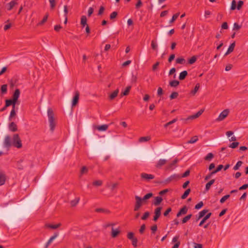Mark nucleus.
<instances>
[{
	"label": "nucleus",
	"instance_id": "41",
	"mask_svg": "<svg viewBox=\"0 0 248 248\" xmlns=\"http://www.w3.org/2000/svg\"><path fill=\"white\" fill-rule=\"evenodd\" d=\"M197 60V57L196 56H192L191 58H190L188 61V62L189 64H193L194 62H195Z\"/></svg>",
	"mask_w": 248,
	"mask_h": 248
},
{
	"label": "nucleus",
	"instance_id": "57",
	"mask_svg": "<svg viewBox=\"0 0 248 248\" xmlns=\"http://www.w3.org/2000/svg\"><path fill=\"white\" fill-rule=\"evenodd\" d=\"M7 85L6 84H4L1 86V92L2 93H5L7 92Z\"/></svg>",
	"mask_w": 248,
	"mask_h": 248
},
{
	"label": "nucleus",
	"instance_id": "23",
	"mask_svg": "<svg viewBox=\"0 0 248 248\" xmlns=\"http://www.w3.org/2000/svg\"><path fill=\"white\" fill-rule=\"evenodd\" d=\"M215 179H212L206 184L205 188V191H207L209 190L211 186L215 183Z\"/></svg>",
	"mask_w": 248,
	"mask_h": 248
},
{
	"label": "nucleus",
	"instance_id": "63",
	"mask_svg": "<svg viewBox=\"0 0 248 248\" xmlns=\"http://www.w3.org/2000/svg\"><path fill=\"white\" fill-rule=\"evenodd\" d=\"M142 5V3L141 0H138L137 3L136 4L135 7L136 9H139Z\"/></svg>",
	"mask_w": 248,
	"mask_h": 248
},
{
	"label": "nucleus",
	"instance_id": "11",
	"mask_svg": "<svg viewBox=\"0 0 248 248\" xmlns=\"http://www.w3.org/2000/svg\"><path fill=\"white\" fill-rule=\"evenodd\" d=\"M212 215V213H208L207 215H206L205 216H204L203 217V218L202 219V220L201 221V222H200L199 224V226H202L205 222V221L208 219H209L210 217Z\"/></svg>",
	"mask_w": 248,
	"mask_h": 248
},
{
	"label": "nucleus",
	"instance_id": "52",
	"mask_svg": "<svg viewBox=\"0 0 248 248\" xmlns=\"http://www.w3.org/2000/svg\"><path fill=\"white\" fill-rule=\"evenodd\" d=\"M215 174H216V173L213 170L205 176L204 180L206 181L209 180L211 178L212 176Z\"/></svg>",
	"mask_w": 248,
	"mask_h": 248
},
{
	"label": "nucleus",
	"instance_id": "64",
	"mask_svg": "<svg viewBox=\"0 0 248 248\" xmlns=\"http://www.w3.org/2000/svg\"><path fill=\"white\" fill-rule=\"evenodd\" d=\"M145 228H146V226H145V225L144 224H142V225L141 226V227H140V230H139L140 233V234H142V233L144 232V230H145Z\"/></svg>",
	"mask_w": 248,
	"mask_h": 248
},
{
	"label": "nucleus",
	"instance_id": "47",
	"mask_svg": "<svg viewBox=\"0 0 248 248\" xmlns=\"http://www.w3.org/2000/svg\"><path fill=\"white\" fill-rule=\"evenodd\" d=\"M102 181L101 180L94 181L93 183V185L94 186H101L102 185Z\"/></svg>",
	"mask_w": 248,
	"mask_h": 248
},
{
	"label": "nucleus",
	"instance_id": "16",
	"mask_svg": "<svg viewBox=\"0 0 248 248\" xmlns=\"http://www.w3.org/2000/svg\"><path fill=\"white\" fill-rule=\"evenodd\" d=\"M153 196V194L152 192H149L144 196L143 198H141L142 202L144 203L146 202V201L152 198Z\"/></svg>",
	"mask_w": 248,
	"mask_h": 248
},
{
	"label": "nucleus",
	"instance_id": "7",
	"mask_svg": "<svg viewBox=\"0 0 248 248\" xmlns=\"http://www.w3.org/2000/svg\"><path fill=\"white\" fill-rule=\"evenodd\" d=\"M181 178V177H180V175L179 174H174L171 176H170L169 177H168V178H167L165 181V182L166 183H170L171 181H173V180H175V181H177L179 179H180V178Z\"/></svg>",
	"mask_w": 248,
	"mask_h": 248
},
{
	"label": "nucleus",
	"instance_id": "22",
	"mask_svg": "<svg viewBox=\"0 0 248 248\" xmlns=\"http://www.w3.org/2000/svg\"><path fill=\"white\" fill-rule=\"evenodd\" d=\"M131 87L130 86H127L124 92L121 93V96L127 95L131 90Z\"/></svg>",
	"mask_w": 248,
	"mask_h": 248
},
{
	"label": "nucleus",
	"instance_id": "29",
	"mask_svg": "<svg viewBox=\"0 0 248 248\" xmlns=\"http://www.w3.org/2000/svg\"><path fill=\"white\" fill-rule=\"evenodd\" d=\"M214 155L212 153H208L205 157L204 159L206 161H210L214 157Z\"/></svg>",
	"mask_w": 248,
	"mask_h": 248
},
{
	"label": "nucleus",
	"instance_id": "21",
	"mask_svg": "<svg viewBox=\"0 0 248 248\" xmlns=\"http://www.w3.org/2000/svg\"><path fill=\"white\" fill-rule=\"evenodd\" d=\"M178 162V160L177 159H175L171 163H170L167 167V169L169 170H171L173 169V166L177 163Z\"/></svg>",
	"mask_w": 248,
	"mask_h": 248
},
{
	"label": "nucleus",
	"instance_id": "2",
	"mask_svg": "<svg viewBox=\"0 0 248 248\" xmlns=\"http://www.w3.org/2000/svg\"><path fill=\"white\" fill-rule=\"evenodd\" d=\"M12 143L17 148H21L22 147L21 141L18 135L14 134L12 139Z\"/></svg>",
	"mask_w": 248,
	"mask_h": 248
},
{
	"label": "nucleus",
	"instance_id": "38",
	"mask_svg": "<svg viewBox=\"0 0 248 248\" xmlns=\"http://www.w3.org/2000/svg\"><path fill=\"white\" fill-rule=\"evenodd\" d=\"M185 62H186L185 60L183 58H182V57L178 58L176 60V62L177 63L183 64L185 63Z\"/></svg>",
	"mask_w": 248,
	"mask_h": 248
},
{
	"label": "nucleus",
	"instance_id": "12",
	"mask_svg": "<svg viewBox=\"0 0 248 248\" xmlns=\"http://www.w3.org/2000/svg\"><path fill=\"white\" fill-rule=\"evenodd\" d=\"M235 46V42H233L232 43L230 46H229V48H228V50L226 53L225 54V56H227L230 54L231 52H232Z\"/></svg>",
	"mask_w": 248,
	"mask_h": 248
},
{
	"label": "nucleus",
	"instance_id": "61",
	"mask_svg": "<svg viewBox=\"0 0 248 248\" xmlns=\"http://www.w3.org/2000/svg\"><path fill=\"white\" fill-rule=\"evenodd\" d=\"M127 237L128 239L132 240L135 237H134V233L132 232H129L127 233Z\"/></svg>",
	"mask_w": 248,
	"mask_h": 248
},
{
	"label": "nucleus",
	"instance_id": "19",
	"mask_svg": "<svg viewBox=\"0 0 248 248\" xmlns=\"http://www.w3.org/2000/svg\"><path fill=\"white\" fill-rule=\"evenodd\" d=\"M87 17L85 16H82L81 17V20H80V24L82 28L84 27L85 26H86L87 24Z\"/></svg>",
	"mask_w": 248,
	"mask_h": 248
},
{
	"label": "nucleus",
	"instance_id": "28",
	"mask_svg": "<svg viewBox=\"0 0 248 248\" xmlns=\"http://www.w3.org/2000/svg\"><path fill=\"white\" fill-rule=\"evenodd\" d=\"M19 95H20V91L18 89H16L15 91V92L13 94V99H14L15 101L17 100V99L19 96Z\"/></svg>",
	"mask_w": 248,
	"mask_h": 248
},
{
	"label": "nucleus",
	"instance_id": "35",
	"mask_svg": "<svg viewBox=\"0 0 248 248\" xmlns=\"http://www.w3.org/2000/svg\"><path fill=\"white\" fill-rule=\"evenodd\" d=\"M192 216V214H189L186 216L182 219V223L183 224L186 223L188 220H189L191 218Z\"/></svg>",
	"mask_w": 248,
	"mask_h": 248
},
{
	"label": "nucleus",
	"instance_id": "24",
	"mask_svg": "<svg viewBox=\"0 0 248 248\" xmlns=\"http://www.w3.org/2000/svg\"><path fill=\"white\" fill-rule=\"evenodd\" d=\"M119 93V89L115 90L112 93H111L109 96L110 100L114 99L118 95Z\"/></svg>",
	"mask_w": 248,
	"mask_h": 248
},
{
	"label": "nucleus",
	"instance_id": "40",
	"mask_svg": "<svg viewBox=\"0 0 248 248\" xmlns=\"http://www.w3.org/2000/svg\"><path fill=\"white\" fill-rule=\"evenodd\" d=\"M95 212L97 213H108L109 211L104 208H96L95 210Z\"/></svg>",
	"mask_w": 248,
	"mask_h": 248
},
{
	"label": "nucleus",
	"instance_id": "26",
	"mask_svg": "<svg viewBox=\"0 0 248 248\" xmlns=\"http://www.w3.org/2000/svg\"><path fill=\"white\" fill-rule=\"evenodd\" d=\"M180 84V82L176 80H171L169 82V85L171 87H176Z\"/></svg>",
	"mask_w": 248,
	"mask_h": 248
},
{
	"label": "nucleus",
	"instance_id": "30",
	"mask_svg": "<svg viewBox=\"0 0 248 248\" xmlns=\"http://www.w3.org/2000/svg\"><path fill=\"white\" fill-rule=\"evenodd\" d=\"M151 140V137L149 136H146V137H141L140 138L139 140V141L140 142H143L145 141H148Z\"/></svg>",
	"mask_w": 248,
	"mask_h": 248
},
{
	"label": "nucleus",
	"instance_id": "53",
	"mask_svg": "<svg viewBox=\"0 0 248 248\" xmlns=\"http://www.w3.org/2000/svg\"><path fill=\"white\" fill-rule=\"evenodd\" d=\"M203 206V203L202 201L199 202L198 203H197L195 206V209H199L200 208H201L202 206Z\"/></svg>",
	"mask_w": 248,
	"mask_h": 248
},
{
	"label": "nucleus",
	"instance_id": "17",
	"mask_svg": "<svg viewBox=\"0 0 248 248\" xmlns=\"http://www.w3.org/2000/svg\"><path fill=\"white\" fill-rule=\"evenodd\" d=\"M6 180L5 174L1 171H0V186L4 185Z\"/></svg>",
	"mask_w": 248,
	"mask_h": 248
},
{
	"label": "nucleus",
	"instance_id": "37",
	"mask_svg": "<svg viewBox=\"0 0 248 248\" xmlns=\"http://www.w3.org/2000/svg\"><path fill=\"white\" fill-rule=\"evenodd\" d=\"M179 95V94L177 92H174L172 93L170 95V100H172L176 98Z\"/></svg>",
	"mask_w": 248,
	"mask_h": 248
},
{
	"label": "nucleus",
	"instance_id": "60",
	"mask_svg": "<svg viewBox=\"0 0 248 248\" xmlns=\"http://www.w3.org/2000/svg\"><path fill=\"white\" fill-rule=\"evenodd\" d=\"M208 212V210L207 209H204L202 210V211L200 212L199 213L200 216H201L202 217H203L204 216H205V214Z\"/></svg>",
	"mask_w": 248,
	"mask_h": 248
},
{
	"label": "nucleus",
	"instance_id": "20",
	"mask_svg": "<svg viewBox=\"0 0 248 248\" xmlns=\"http://www.w3.org/2000/svg\"><path fill=\"white\" fill-rule=\"evenodd\" d=\"M167 163V160L166 159H160L157 164L156 167L157 168H160L162 166L164 165Z\"/></svg>",
	"mask_w": 248,
	"mask_h": 248
},
{
	"label": "nucleus",
	"instance_id": "45",
	"mask_svg": "<svg viewBox=\"0 0 248 248\" xmlns=\"http://www.w3.org/2000/svg\"><path fill=\"white\" fill-rule=\"evenodd\" d=\"M177 121V118H175V119H173L172 121H170V122L165 124L164 127H168V126L170 125V124H174V123H175Z\"/></svg>",
	"mask_w": 248,
	"mask_h": 248
},
{
	"label": "nucleus",
	"instance_id": "50",
	"mask_svg": "<svg viewBox=\"0 0 248 248\" xmlns=\"http://www.w3.org/2000/svg\"><path fill=\"white\" fill-rule=\"evenodd\" d=\"M78 102V93H76L74 97L72 107H74Z\"/></svg>",
	"mask_w": 248,
	"mask_h": 248
},
{
	"label": "nucleus",
	"instance_id": "25",
	"mask_svg": "<svg viewBox=\"0 0 248 248\" xmlns=\"http://www.w3.org/2000/svg\"><path fill=\"white\" fill-rule=\"evenodd\" d=\"M9 128L13 132H15L17 130L16 125L14 122H12L10 124Z\"/></svg>",
	"mask_w": 248,
	"mask_h": 248
},
{
	"label": "nucleus",
	"instance_id": "49",
	"mask_svg": "<svg viewBox=\"0 0 248 248\" xmlns=\"http://www.w3.org/2000/svg\"><path fill=\"white\" fill-rule=\"evenodd\" d=\"M16 110L15 109H12L9 118V120H12L13 118L14 117L16 116Z\"/></svg>",
	"mask_w": 248,
	"mask_h": 248
},
{
	"label": "nucleus",
	"instance_id": "44",
	"mask_svg": "<svg viewBox=\"0 0 248 248\" xmlns=\"http://www.w3.org/2000/svg\"><path fill=\"white\" fill-rule=\"evenodd\" d=\"M230 197V195H226L223 197L221 198L220 200V202L221 203H223L228 199H229Z\"/></svg>",
	"mask_w": 248,
	"mask_h": 248
},
{
	"label": "nucleus",
	"instance_id": "1",
	"mask_svg": "<svg viewBox=\"0 0 248 248\" xmlns=\"http://www.w3.org/2000/svg\"><path fill=\"white\" fill-rule=\"evenodd\" d=\"M47 115L50 130L53 131L56 125L55 118L54 113L52 108H47Z\"/></svg>",
	"mask_w": 248,
	"mask_h": 248
},
{
	"label": "nucleus",
	"instance_id": "6",
	"mask_svg": "<svg viewBox=\"0 0 248 248\" xmlns=\"http://www.w3.org/2000/svg\"><path fill=\"white\" fill-rule=\"evenodd\" d=\"M230 111L228 109H224L219 115L218 118L217 119V121H221L223 120L228 115Z\"/></svg>",
	"mask_w": 248,
	"mask_h": 248
},
{
	"label": "nucleus",
	"instance_id": "62",
	"mask_svg": "<svg viewBox=\"0 0 248 248\" xmlns=\"http://www.w3.org/2000/svg\"><path fill=\"white\" fill-rule=\"evenodd\" d=\"M244 4V2L242 0H239L237 5V9L239 10Z\"/></svg>",
	"mask_w": 248,
	"mask_h": 248
},
{
	"label": "nucleus",
	"instance_id": "13",
	"mask_svg": "<svg viewBox=\"0 0 248 248\" xmlns=\"http://www.w3.org/2000/svg\"><path fill=\"white\" fill-rule=\"evenodd\" d=\"M121 232L118 229H114L113 227L111 229V236L112 238L116 237Z\"/></svg>",
	"mask_w": 248,
	"mask_h": 248
},
{
	"label": "nucleus",
	"instance_id": "36",
	"mask_svg": "<svg viewBox=\"0 0 248 248\" xmlns=\"http://www.w3.org/2000/svg\"><path fill=\"white\" fill-rule=\"evenodd\" d=\"M60 225H61L60 223H59L56 225H51L49 224H46V227L50 228L51 229H57V228H58L59 226H60Z\"/></svg>",
	"mask_w": 248,
	"mask_h": 248
},
{
	"label": "nucleus",
	"instance_id": "34",
	"mask_svg": "<svg viewBox=\"0 0 248 248\" xmlns=\"http://www.w3.org/2000/svg\"><path fill=\"white\" fill-rule=\"evenodd\" d=\"M243 164V162L242 161H238L235 165L233 167V169L234 170H239V168L242 166Z\"/></svg>",
	"mask_w": 248,
	"mask_h": 248
},
{
	"label": "nucleus",
	"instance_id": "18",
	"mask_svg": "<svg viewBox=\"0 0 248 248\" xmlns=\"http://www.w3.org/2000/svg\"><path fill=\"white\" fill-rule=\"evenodd\" d=\"M188 75L186 71L185 70L180 73L179 79L180 80H184Z\"/></svg>",
	"mask_w": 248,
	"mask_h": 248
},
{
	"label": "nucleus",
	"instance_id": "27",
	"mask_svg": "<svg viewBox=\"0 0 248 248\" xmlns=\"http://www.w3.org/2000/svg\"><path fill=\"white\" fill-rule=\"evenodd\" d=\"M198 140V138L197 136H193L190 140L187 141L188 144H192L196 142Z\"/></svg>",
	"mask_w": 248,
	"mask_h": 248
},
{
	"label": "nucleus",
	"instance_id": "4",
	"mask_svg": "<svg viewBox=\"0 0 248 248\" xmlns=\"http://www.w3.org/2000/svg\"><path fill=\"white\" fill-rule=\"evenodd\" d=\"M203 110L201 109L199 111H198L196 114L194 115H190L188 116L186 118H182L181 120L183 121L185 123H186V121L189 120H193L197 118H198L200 116L202 115V114L203 112Z\"/></svg>",
	"mask_w": 248,
	"mask_h": 248
},
{
	"label": "nucleus",
	"instance_id": "55",
	"mask_svg": "<svg viewBox=\"0 0 248 248\" xmlns=\"http://www.w3.org/2000/svg\"><path fill=\"white\" fill-rule=\"evenodd\" d=\"M58 236V233H55L54 235L50 238V239L48 240V243H51L52 241L55 240Z\"/></svg>",
	"mask_w": 248,
	"mask_h": 248
},
{
	"label": "nucleus",
	"instance_id": "46",
	"mask_svg": "<svg viewBox=\"0 0 248 248\" xmlns=\"http://www.w3.org/2000/svg\"><path fill=\"white\" fill-rule=\"evenodd\" d=\"M239 144L238 142H233L229 145V147L234 149L238 146Z\"/></svg>",
	"mask_w": 248,
	"mask_h": 248
},
{
	"label": "nucleus",
	"instance_id": "10",
	"mask_svg": "<svg viewBox=\"0 0 248 248\" xmlns=\"http://www.w3.org/2000/svg\"><path fill=\"white\" fill-rule=\"evenodd\" d=\"M141 177L142 179H145L147 180H149L151 179H153L155 178V176L153 174H147V173H142L141 174Z\"/></svg>",
	"mask_w": 248,
	"mask_h": 248
},
{
	"label": "nucleus",
	"instance_id": "15",
	"mask_svg": "<svg viewBox=\"0 0 248 248\" xmlns=\"http://www.w3.org/2000/svg\"><path fill=\"white\" fill-rule=\"evenodd\" d=\"M108 124H103L101 125L96 126L95 128L99 131H104L108 129Z\"/></svg>",
	"mask_w": 248,
	"mask_h": 248
},
{
	"label": "nucleus",
	"instance_id": "58",
	"mask_svg": "<svg viewBox=\"0 0 248 248\" xmlns=\"http://www.w3.org/2000/svg\"><path fill=\"white\" fill-rule=\"evenodd\" d=\"M151 47L153 49L156 50L157 48V45L154 40L152 41Z\"/></svg>",
	"mask_w": 248,
	"mask_h": 248
},
{
	"label": "nucleus",
	"instance_id": "3",
	"mask_svg": "<svg viewBox=\"0 0 248 248\" xmlns=\"http://www.w3.org/2000/svg\"><path fill=\"white\" fill-rule=\"evenodd\" d=\"M135 199L136 200L135 204L134 206V211H138L139 210L140 208L142 205V204L144 203L143 202H142L141 200V197L138 196H135Z\"/></svg>",
	"mask_w": 248,
	"mask_h": 248
},
{
	"label": "nucleus",
	"instance_id": "31",
	"mask_svg": "<svg viewBox=\"0 0 248 248\" xmlns=\"http://www.w3.org/2000/svg\"><path fill=\"white\" fill-rule=\"evenodd\" d=\"M191 191V189L190 188L187 189L183 193V194L181 196L182 199H185L186 198V197L188 196V195L189 194L190 192Z\"/></svg>",
	"mask_w": 248,
	"mask_h": 248
},
{
	"label": "nucleus",
	"instance_id": "8",
	"mask_svg": "<svg viewBox=\"0 0 248 248\" xmlns=\"http://www.w3.org/2000/svg\"><path fill=\"white\" fill-rule=\"evenodd\" d=\"M162 209V207H158L155 210V215L153 217V220L154 221H156L160 217Z\"/></svg>",
	"mask_w": 248,
	"mask_h": 248
},
{
	"label": "nucleus",
	"instance_id": "32",
	"mask_svg": "<svg viewBox=\"0 0 248 248\" xmlns=\"http://www.w3.org/2000/svg\"><path fill=\"white\" fill-rule=\"evenodd\" d=\"M200 87V83H197L194 87V89L191 91V93L193 95H195L196 93L197 92V91L199 90Z\"/></svg>",
	"mask_w": 248,
	"mask_h": 248
},
{
	"label": "nucleus",
	"instance_id": "5",
	"mask_svg": "<svg viewBox=\"0 0 248 248\" xmlns=\"http://www.w3.org/2000/svg\"><path fill=\"white\" fill-rule=\"evenodd\" d=\"M3 145L4 147L7 148H9L12 145V139L9 136L7 135L5 137Z\"/></svg>",
	"mask_w": 248,
	"mask_h": 248
},
{
	"label": "nucleus",
	"instance_id": "42",
	"mask_svg": "<svg viewBox=\"0 0 248 248\" xmlns=\"http://www.w3.org/2000/svg\"><path fill=\"white\" fill-rule=\"evenodd\" d=\"M88 171V169L86 167L83 166L82 167V168L80 170V174L83 175V174H86V173H87Z\"/></svg>",
	"mask_w": 248,
	"mask_h": 248
},
{
	"label": "nucleus",
	"instance_id": "54",
	"mask_svg": "<svg viewBox=\"0 0 248 248\" xmlns=\"http://www.w3.org/2000/svg\"><path fill=\"white\" fill-rule=\"evenodd\" d=\"M150 213L149 212L147 211L145 212L143 215L141 217V219L144 220L147 219Z\"/></svg>",
	"mask_w": 248,
	"mask_h": 248
},
{
	"label": "nucleus",
	"instance_id": "59",
	"mask_svg": "<svg viewBox=\"0 0 248 248\" xmlns=\"http://www.w3.org/2000/svg\"><path fill=\"white\" fill-rule=\"evenodd\" d=\"M241 28V25L237 23H234L233 24V30H239Z\"/></svg>",
	"mask_w": 248,
	"mask_h": 248
},
{
	"label": "nucleus",
	"instance_id": "14",
	"mask_svg": "<svg viewBox=\"0 0 248 248\" xmlns=\"http://www.w3.org/2000/svg\"><path fill=\"white\" fill-rule=\"evenodd\" d=\"M162 201H163V199L161 197H160V196L155 197L153 204L155 206L159 205L161 203V202H162Z\"/></svg>",
	"mask_w": 248,
	"mask_h": 248
},
{
	"label": "nucleus",
	"instance_id": "43",
	"mask_svg": "<svg viewBox=\"0 0 248 248\" xmlns=\"http://www.w3.org/2000/svg\"><path fill=\"white\" fill-rule=\"evenodd\" d=\"M179 16V13H177L173 15L172 18L170 20L169 23H173L178 17Z\"/></svg>",
	"mask_w": 248,
	"mask_h": 248
},
{
	"label": "nucleus",
	"instance_id": "51",
	"mask_svg": "<svg viewBox=\"0 0 248 248\" xmlns=\"http://www.w3.org/2000/svg\"><path fill=\"white\" fill-rule=\"evenodd\" d=\"M117 15H118V13L117 12H115V11L113 12L110 15V16H109L110 19H111V20L114 19V18H115L116 17Z\"/></svg>",
	"mask_w": 248,
	"mask_h": 248
},
{
	"label": "nucleus",
	"instance_id": "56",
	"mask_svg": "<svg viewBox=\"0 0 248 248\" xmlns=\"http://www.w3.org/2000/svg\"><path fill=\"white\" fill-rule=\"evenodd\" d=\"M224 166L223 165H219L216 170H214L213 171L217 173L218 171H220L223 168Z\"/></svg>",
	"mask_w": 248,
	"mask_h": 248
},
{
	"label": "nucleus",
	"instance_id": "39",
	"mask_svg": "<svg viewBox=\"0 0 248 248\" xmlns=\"http://www.w3.org/2000/svg\"><path fill=\"white\" fill-rule=\"evenodd\" d=\"M237 9L236 2L235 0H232L231 3V10H234Z\"/></svg>",
	"mask_w": 248,
	"mask_h": 248
},
{
	"label": "nucleus",
	"instance_id": "9",
	"mask_svg": "<svg viewBox=\"0 0 248 248\" xmlns=\"http://www.w3.org/2000/svg\"><path fill=\"white\" fill-rule=\"evenodd\" d=\"M188 208L186 206H183L182 208L180 209V210L179 211V212L177 213L176 216L177 217H180L183 215L186 214L187 212Z\"/></svg>",
	"mask_w": 248,
	"mask_h": 248
},
{
	"label": "nucleus",
	"instance_id": "48",
	"mask_svg": "<svg viewBox=\"0 0 248 248\" xmlns=\"http://www.w3.org/2000/svg\"><path fill=\"white\" fill-rule=\"evenodd\" d=\"M157 226L156 224L152 226L151 227V233L152 234H155V232L157 231Z\"/></svg>",
	"mask_w": 248,
	"mask_h": 248
},
{
	"label": "nucleus",
	"instance_id": "33",
	"mask_svg": "<svg viewBox=\"0 0 248 248\" xmlns=\"http://www.w3.org/2000/svg\"><path fill=\"white\" fill-rule=\"evenodd\" d=\"M16 4H17V2L16 1H11L10 3L7 4V6L8 7V9L9 10H11L13 8V7Z\"/></svg>",
	"mask_w": 248,
	"mask_h": 248
}]
</instances>
